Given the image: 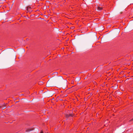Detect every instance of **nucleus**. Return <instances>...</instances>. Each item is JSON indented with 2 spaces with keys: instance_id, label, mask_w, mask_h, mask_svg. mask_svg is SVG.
Here are the masks:
<instances>
[{
  "instance_id": "f257e3e1",
  "label": "nucleus",
  "mask_w": 133,
  "mask_h": 133,
  "mask_svg": "<svg viewBox=\"0 0 133 133\" xmlns=\"http://www.w3.org/2000/svg\"><path fill=\"white\" fill-rule=\"evenodd\" d=\"M16 58V54L13 50H11L8 52V62L10 63H14Z\"/></svg>"
},
{
  "instance_id": "f03ea898",
  "label": "nucleus",
  "mask_w": 133,
  "mask_h": 133,
  "mask_svg": "<svg viewBox=\"0 0 133 133\" xmlns=\"http://www.w3.org/2000/svg\"><path fill=\"white\" fill-rule=\"evenodd\" d=\"M27 10L29 12L32 11V10H31V8L30 6H29L27 7L26 8Z\"/></svg>"
},
{
  "instance_id": "7ed1b4c3",
  "label": "nucleus",
  "mask_w": 133,
  "mask_h": 133,
  "mask_svg": "<svg viewBox=\"0 0 133 133\" xmlns=\"http://www.w3.org/2000/svg\"><path fill=\"white\" fill-rule=\"evenodd\" d=\"M102 8L100 7L99 6L97 8V10L101 11L102 10Z\"/></svg>"
},
{
  "instance_id": "20e7f679",
  "label": "nucleus",
  "mask_w": 133,
  "mask_h": 133,
  "mask_svg": "<svg viewBox=\"0 0 133 133\" xmlns=\"http://www.w3.org/2000/svg\"><path fill=\"white\" fill-rule=\"evenodd\" d=\"M33 130L32 129H28L26 130V132H29L32 131Z\"/></svg>"
},
{
  "instance_id": "39448f33",
  "label": "nucleus",
  "mask_w": 133,
  "mask_h": 133,
  "mask_svg": "<svg viewBox=\"0 0 133 133\" xmlns=\"http://www.w3.org/2000/svg\"><path fill=\"white\" fill-rule=\"evenodd\" d=\"M132 121H133V118L132 119H131L130 120V122H131Z\"/></svg>"
},
{
  "instance_id": "423d86ee",
  "label": "nucleus",
  "mask_w": 133,
  "mask_h": 133,
  "mask_svg": "<svg viewBox=\"0 0 133 133\" xmlns=\"http://www.w3.org/2000/svg\"><path fill=\"white\" fill-rule=\"evenodd\" d=\"M36 93H37V92H36V91H35V92H34V94H36Z\"/></svg>"
},
{
  "instance_id": "0eeeda50",
  "label": "nucleus",
  "mask_w": 133,
  "mask_h": 133,
  "mask_svg": "<svg viewBox=\"0 0 133 133\" xmlns=\"http://www.w3.org/2000/svg\"><path fill=\"white\" fill-rule=\"evenodd\" d=\"M40 133H43V132L42 131H41V132H40Z\"/></svg>"
},
{
  "instance_id": "6e6552de",
  "label": "nucleus",
  "mask_w": 133,
  "mask_h": 133,
  "mask_svg": "<svg viewBox=\"0 0 133 133\" xmlns=\"http://www.w3.org/2000/svg\"><path fill=\"white\" fill-rule=\"evenodd\" d=\"M5 108V107H3V109H4Z\"/></svg>"
},
{
  "instance_id": "1a4fd4ad",
  "label": "nucleus",
  "mask_w": 133,
  "mask_h": 133,
  "mask_svg": "<svg viewBox=\"0 0 133 133\" xmlns=\"http://www.w3.org/2000/svg\"><path fill=\"white\" fill-rule=\"evenodd\" d=\"M43 82H42V84H43Z\"/></svg>"
},
{
  "instance_id": "9d476101",
  "label": "nucleus",
  "mask_w": 133,
  "mask_h": 133,
  "mask_svg": "<svg viewBox=\"0 0 133 133\" xmlns=\"http://www.w3.org/2000/svg\"><path fill=\"white\" fill-rule=\"evenodd\" d=\"M21 95H23V94H22Z\"/></svg>"
},
{
  "instance_id": "9b49d317",
  "label": "nucleus",
  "mask_w": 133,
  "mask_h": 133,
  "mask_svg": "<svg viewBox=\"0 0 133 133\" xmlns=\"http://www.w3.org/2000/svg\"><path fill=\"white\" fill-rule=\"evenodd\" d=\"M1 108V107L0 106V108Z\"/></svg>"
}]
</instances>
